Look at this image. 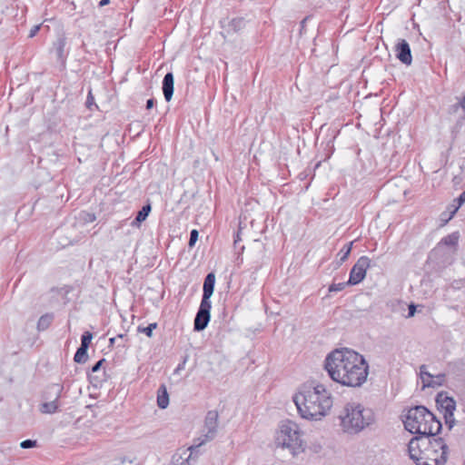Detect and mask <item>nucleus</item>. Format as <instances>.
<instances>
[{
	"instance_id": "f257e3e1",
	"label": "nucleus",
	"mask_w": 465,
	"mask_h": 465,
	"mask_svg": "<svg viewBox=\"0 0 465 465\" xmlns=\"http://www.w3.org/2000/svg\"><path fill=\"white\" fill-rule=\"evenodd\" d=\"M330 378L343 386L360 387L367 380L369 365L364 357L348 348L330 352L324 361Z\"/></svg>"
},
{
	"instance_id": "f03ea898",
	"label": "nucleus",
	"mask_w": 465,
	"mask_h": 465,
	"mask_svg": "<svg viewBox=\"0 0 465 465\" xmlns=\"http://www.w3.org/2000/svg\"><path fill=\"white\" fill-rule=\"evenodd\" d=\"M408 453L416 465H443L448 447L441 438L413 437L409 441Z\"/></svg>"
},
{
	"instance_id": "7ed1b4c3",
	"label": "nucleus",
	"mask_w": 465,
	"mask_h": 465,
	"mask_svg": "<svg viewBox=\"0 0 465 465\" xmlns=\"http://www.w3.org/2000/svg\"><path fill=\"white\" fill-rule=\"evenodd\" d=\"M401 419L405 430L412 434H420V437L433 436L441 428L440 420L430 409H408Z\"/></svg>"
},
{
	"instance_id": "20e7f679",
	"label": "nucleus",
	"mask_w": 465,
	"mask_h": 465,
	"mask_svg": "<svg viewBox=\"0 0 465 465\" xmlns=\"http://www.w3.org/2000/svg\"><path fill=\"white\" fill-rule=\"evenodd\" d=\"M274 444L277 449L286 450L293 457L302 452V440L299 426L291 420L282 422L276 432Z\"/></svg>"
},
{
	"instance_id": "39448f33",
	"label": "nucleus",
	"mask_w": 465,
	"mask_h": 465,
	"mask_svg": "<svg viewBox=\"0 0 465 465\" xmlns=\"http://www.w3.org/2000/svg\"><path fill=\"white\" fill-rule=\"evenodd\" d=\"M295 407H331L332 398L331 393L323 387L302 386L292 396Z\"/></svg>"
},
{
	"instance_id": "423d86ee",
	"label": "nucleus",
	"mask_w": 465,
	"mask_h": 465,
	"mask_svg": "<svg viewBox=\"0 0 465 465\" xmlns=\"http://www.w3.org/2000/svg\"><path fill=\"white\" fill-rule=\"evenodd\" d=\"M343 431L357 433L375 420L373 409H341L339 413Z\"/></svg>"
},
{
	"instance_id": "0eeeda50",
	"label": "nucleus",
	"mask_w": 465,
	"mask_h": 465,
	"mask_svg": "<svg viewBox=\"0 0 465 465\" xmlns=\"http://www.w3.org/2000/svg\"><path fill=\"white\" fill-rule=\"evenodd\" d=\"M218 412L216 410L209 411L206 418L204 430L206 432L194 440V447H201L206 442L214 439L217 431Z\"/></svg>"
},
{
	"instance_id": "6e6552de",
	"label": "nucleus",
	"mask_w": 465,
	"mask_h": 465,
	"mask_svg": "<svg viewBox=\"0 0 465 465\" xmlns=\"http://www.w3.org/2000/svg\"><path fill=\"white\" fill-rule=\"evenodd\" d=\"M371 266V260L367 256L360 257L350 272L348 283L356 285L363 281L366 276V272Z\"/></svg>"
},
{
	"instance_id": "1a4fd4ad",
	"label": "nucleus",
	"mask_w": 465,
	"mask_h": 465,
	"mask_svg": "<svg viewBox=\"0 0 465 465\" xmlns=\"http://www.w3.org/2000/svg\"><path fill=\"white\" fill-rule=\"evenodd\" d=\"M211 308H212L211 302L201 301L200 307H199L196 316L194 318V322H193L194 331H203L207 327V325L210 322V318H211V314H210Z\"/></svg>"
},
{
	"instance_id": "9d476101",
	"label": "nucleus",
	"mask_w": 465,
	"mask_h": 465,
	"mask_svg": "<svg viewBox=\"0 0 465 465\" xmlns=\"http://www.w3.org/2000/svg\"><path fill=\"white\" fill-rule=\"evenodd\" d=\"M194 447V443L188 449L183 450L180 453H175L173 456L171 465H193L198 458V449Z\"/></svg>"
},
{
	"instance_id": "9b49d317",
	"label": "nucleus",
	"mask_w": 465,
	"mask_h": 465,
	"mask_svg": "<svg viewBox=\"0 0 465 465\" xmlns=\"http://www.w3.org/2000/svg\"><path fill=\"white\" fill-rule=\"evenodd\" d=\"M397 58L404 64L410 65L412 62L411 47L404 39H400L395 47Z\"/></svg>"
},
{
	"instance_id": "f8f14e48",
	"label": "nucleus",
	"mask_w": 465,
	"mask_h": 465,
	"mask_svg": "<svg viewBox=\"0 0 465 465\" xmlns=\"http://www.w3.org/2000/svg\"><path fill=\"white\" fill-rule=\"evenodd\" d=\"M420 379L423 383V387H434L436 385H440L441 381L444 377L443 374L438 375L436 377L437 381L434 380V377L428 371H426V366L421 365L420 368Z\"/></svg>"
},
{
	"instance_id": "ddd939ff",
	"label": "nucleus",
	"mask_w": 465,
	"mask_h": 465,
	"mask_svg": "<svg viewBox=\"0 0 465 465\" xmlns=\"http://www.w3.org/2000/svg\"><path fill=\"white\" fill-rule=\"evenodd\" d=\"M215 284V275L213 272H210L206 275L203 282V302H211L210 298L213 293Z\"/></svg>"
},
{
	"instance_id": "4468645a",
	"label": "nucleus",
	"mask_w": 465,
	"mask_h": 465,
	"mask_svg": "<svg viewBox=\"0 0 465 465\" xmlns=\"http://www.w3.org/2000/svg\"><path fill=\"white\" fill-rule=\"evenodd\" d=\"M300 416L307 420L316 421L321 420L323 417L328 414V411L330 409H322V411L318 410L314 412L311 411V409H296Z\"/></svg>"
},
{
	"instance_id": "2eb2a0df",
	"label": "nucleus",
	"mask_w": 465,
	"mask_h": 465,
	"mask_svg": "<svg viewBox=\"0 0 465 465\" xmlns=\"http://www.w3.org/2000/svg\"><path fill=\"white\" fill-rule=\"evenodd\" d=\"M173 84H174V80H173V73H167L163 77V86H162L164 98L167 102H170L173 97V89H174Z\"/></svg>"
},
{
	"instance_id": "dca6fc26",
	"label": "nucleus",
	"mask_w": 465,
	"mask_h": 465,
	"mask_svg": "<svg viewBox=\"0 0 465 465\" xmlns=\"http://www.w3.org/2000/svg\"><path fill=\"white\" fill-rule=\"evenodd\" d=\"M436 407H456L455 400L446 391H440L435 398Z\"/></svg>"
},
{
	"instance_id": "f3484780",
	"label": "nucleus",
	"mask_w": 465,
	"mask_h": 465,
	"mask_svg": "<svg viewBox=\"0 0 465 465\" xmlns=\"http://www.w3.org/2000/svg\"><path fill=\"white\" fill-rule=\"evenodd\" d=\"M151 211L152 205L150 203L143 205V208L138 212L134 220L131 223V225L134 227H140L141 223L147 219Z\"/></svg>"
},
{
	"instance_id": "a211bd4d",
	"label": "nucleus",
	"mask_w": 465,
	"mask_h": 465,
	"mask_svg": "<svg viewBox=\"0 0 465 465\" xmlns=\"http://www.w3.org/2000/svg\"><path fill=\"white\" fill-rule=\"evenodd\" d=\"M459 232H453L451 234L447 235L446 237L442 238L441 241L439 243L438 248L433 250V254L436 255L440 251V245H447V246H456L459 242Z\"/></svg>"
},
{
	"instance_id": "6ab92c4d",
	"label": "nucleus",
	"mask_w": 465,
	"mask_h": 465,
	"mask_svg": "<svg viewBox=\"0 0 465 465\" xmlns=\"http://www.w3.org/2000/svg\"><path fill=\"white\" fill-rule=\"evenodd\" d=\"M75 219H76V223L78 225H86V224L94 223L95 221L96 217L93 213L82 211L76 215Z\"/></svg>"
},
{
	"instance_id": "aec40b11",
	"label": "nucleus",
	"mask_w": 465,
	"mask_h": 465,
	"mask_svg": "<svg viewBox=\"0 0 465 465\" xmlns=\"http://www.w3.org/2000/svg\"><path fill=\"white\" fill-rule=\"evenodd\" d=\"M65 38L64 36H59L56 41L54 43V48L55 50L58 60L64 62L65 58L64 47H65Z\"/></svg>"
},
{
	"instance_id": "412c9836",
	"label": "nucleus",
	"mask_w": 465,
	"mask_h": 465,
	"mask_svg": "<svg viewBox=\"0 0 465 465\" xmlns=\"http://www.w3.org/2000/svg\"><path fill=\"white\" fill-rule=\"evenodd\" d=\"M158 407H168L169 395L164 385H161L157 391Z\"/></svg>"
},
{
	"instance_id": "4be33fe9",
	"label": "nucleus",
	"mask_w": 465,
	"mask_h": 465,
	"mask_svg": "<svg viewBox=\"0 0 465 465\" xmlns=\"http://www.w3.org/2000/svg\"><path fill=\"white\" fill-rule=\"evenodd\" d=\"M246 22L242 17H236L229 22L228 26L232 31L237 33L245 27Z\"/></svg>"
},
{
	"instance_id": "5701e85b",
	"label": "nucleus",
	"mask_w": 465,
	"mask_h": 465,
	"mask_svg": "<svg viewBox=\"0 0 465 465\" xmlns=\"http://www.w3.org/2000/svg\"><path fill=\"white\" fill-rule=\"evenodd\" d=\"M53 319H54L53 314H49V313H46V314L41 316L37 322L38 331L46 330L52 323Z\"/></svg>"
},
{
	"instance_id": "b1692460",
	"label": "nucleus",
	"mask_w": 465,
	"mask_h": 465,
	"mask_svg": "<svg viewBox=\"0 0 465 465\" xmlns=\"http://www.w3.org/2000/svg\"><path fill=\"white\" fill-rule=\"evenodd\" d=\"M352 247V242L345 244L339 252L338 256L340 257L339 265L343 263L349 257Z\"/></svg>"
},
{
	"instance_id": "393cba45",
	"label": "nucleus",
	"mask_w": 465,
	"mask_h": 465,
	"mask_svg": "<svg viewBox=\"0 0 465 465\" xmlns=\"http://www.w3.org/2000/svg\"><path fill=\"white\" fill-rule=\"evenodd\" d=\"M87 350L84 347H79L74 354V360L77 363H84L87 361Z\"/></svg>"
},
{
	"instance_id": "a878e982",
	"label": "nucleus",
	"mask_w": 465,
	"mask_h": 465,
	"mask_svg": "<svg viewBox=\"0 0 465 465\" xmlns=\"http://www.w3.org/2000/svg\"><path fill=\"white\" fill-rule=\"evenodd\" d=\"M457 202L456 205H451L450 207V215L448 216V220H450L455 213L458 211V209L462 205L463 203H465V191L460 193V195L455 200Z\"/></svg>"
},
{
	"instance_id": "bb28decb",
	"label": "nucleus",
	"mask_w": 465,
	"mask_h": 465,
	"mask_svg": "<svg viewBox=\"0 0 465 465\" xmlns=\"http://www.w3.org/2000/svg\"><path fill=\"white\" fill-rule=\"evenodd\" d=\"M118 465H139L136 461V456L134 453H129L119 458Z\"/></svg>"
},
{
	"instance_id": "cd10ccee",
	"label": "nucleus",
	"mask_w": 465,
	"mask_h": 465,
	"mask_svg": "<svg viewBox=\"0 0 465 465\" xmlns=\"http://www.w3.org/2000/svg\"><path fill=\"white\" fill-rule=\"evenodd\" d=\"M456 409H444V417L450 428L454 425L453 411Z\"/></svg>"
},
{
	"instance_id": "c85d7f7f",
	"label": "nucleus",
	"mask_w": 465,
	"mask_h": 465,
	"mask_svg": "<svg viewBox=\"0 0 465 465\" xmlns=\"http://www.w3.org/2000/svg\"><path fill=\"white\" fill-rule=\"evenodd\" d=\"M93 339V334L90 331H85L81 338V347L88 349L89 344Z\"/></svg>"
},
{
	"instance_id": "c756f323",
	"label": "nucleus",
	"mask_w": 465,
	"mask_h": 465,
	"mask_svg": "<svg viewBox=\"0 0 465 465\" xmlns=\"http://www.w3.org/2000/svg\"><path fill=\"white\" fill-rule=\"evenodd\" d=\"M348 285H350L348 283V281L344 282L331 283L329 286V292H341V291H342Z\"/></svg>"
},
{
	"instance_id": "7c9ffc66",
	"label": "nucleus",
	"mask_w": 465,
	"mask_h": 465,
	"mask_svg": "<svg viewBox=\"0 0 465 465\" xmlns=\"http://www.w3.org/2000/svg\"><path fill=\"white\" fill-rule=\"evenodd\" d=\"M85 105L86 107L89 109V110H93V106H94L95 108H97V105L95 104L94 103V98L93 96V94H92V90L90 89L88 91V95H87V99H86V102H85Z\"/></svg>"
},
{
	"instance_id": "2f4dec72",
	"label": "nucleus",
	"mask_w": 465,
	"mask_h": 465,
	"mask_svg": "<svg viewBox=\"0 0 465 465\" xmlns=\"http://www.w3.org/2000/svg\"><path fill=\"white\" fill-rule=\"evenodd\" d=\"M198 236H199V232L197 230L193 229L191 231L190 239H189V246L190 247H193L195 244V242L198 240Z\"/></svg>"
},
{
	"instance_id": "473e14b6",
	"label": "nucleus",
	"mask_w": 465,
	"mask_h": 465,
	"mask_svg": "<svg viewBox=\"0 0 465 465\" xmlns=\"http://www.w3.org/2000/svg\"><path fill=\"white\" fill-rule=\"evenodd\" d=\"M37 444L36 440H23L21 443H20V447L22 449H30V448H34L35 447Z\"/></svg>"
},
{
	"instance_id": "72a5a7b5",
	"label": "nucleus",
	"mask_w": 465,
	"mask_h": 465,
	"mask_svg": "<svg viewBox=\"0 0 465 465\" xmlns=\"http://www.w3.org/2000/svg\"><path fill=\"white\" fill-rule=\"evenodd\" d=\"M157 327V323H150L147 327L143 328L142 331L145 333L148 337H151L153 334V331Z\"/></svg>"
},
{
	"instance_id": "f704fd0d",
	"label": "nucleus",
	"mask_w": 465,
	"mask_h": 465,
	"mask_svg": "<svg viewBox=\"0 0 465 465\" xmlns=\"http://www.w3.org/2000/svg\"><path fill=\"white\" fill-rule=\"evenodd\" d=\"M459 107H461L465 111V96L459 103L452 105L454 111H456Z\"/></svg>"
},
{
	"instance_id": "c9c22d12",
	"label": "nucleus",
	"mask_w": 465,
	"mask_h": 465,
	"mask_svg": "<svg viewBox=\"0 0 465 465\" xmlns=\"http://www.w3.org/2000/svg\"><path fill=\"white\" fill-rule=\"evenodd\" d=\"M39 29H40V25H34L31 28L30 32H29L28 37H30V38L34 37L37 34Z\"/></svg>"
},
{
	"instance_id": "e433bc0d",
	"label": "nucleus",
	"mask_w": 465,
	"mask_h": 465,
	"mask_svg": "<svg viewBox=\"0 0 465 465\" xmlns=\"http://www.w3.org/2000/svg\"><path fill=\"white\" fill-rule=\"evenodd\" d=\"M104 362V359H102L100 361H98L92 368V371L93 372H96L100 370L101 366L103 365V363Z\"/></svg>"
},
{
	"instance_id": "4c0bfd02",
	"label": "nucleus",
	"mask_w": 465,
	"mask_h": 465,
	"mask_svg": "<svg viewBox=\"0 0 465 465\" xmlns=\"http://www.w3.org/2000/svg\"><path fill=\"white\" fill-rule=\"evenodd\" d=\"M415 312H416V306H415L414 304H411V305L409 306L408 316H409V317H412V316H414Z\"/></svg>"
},
{
	"instance_id": "58836bf2",
	"label": "nucleus",
	"mask_w": 465,
	"mask_h": 465,
	"mask_svg": "<svg viewBox=\"0 0 465 465\" xmlns=\"http://www.w3.org/2000/svg\"><path fill=\"white\" fill-rule=\"evenodd\" d=\"M154 103H155L154 99H153V98L148 99L146 102V109H148V110L152 109L154 105Z\"/></svg>"
},
{
	"instance_id": "ea45409f",
	"label": "nucleus",
	"mask_w": 465,
	"mask_h": 465,
	"mask_svg": "<svg viewBox=\"0 0 465 465\" xmlns=\"http://www.w3.org/2000/svg\"><path fill=\"white\" fill-rule=\"evenodd\" d=\"M57 409H50V408H47V409H43V412L44 413H49V414H52L54 412H55Z\"/></svg>"
},
{
	"instance_id": "a19ab883",
	"label": "nucleus",
	"mask_w": 465,
	"mask_h": 465,
	"mask_svg": "<svg viewBox=\"0 0 465 465\" xmlns=\"http://www.w3.org/2000/svg\"><path fill=\"white\" fill-rule=\"evenodd\" d=\"M109 3H110V0H101V1L99 2V6H100V7L105 6V5H107Z\"/></svg>"
},
{
	"instance_id": "79ce46f5",
	"label": "nucleus",
	"mask_w": 465,
	"mask_h": 465,
	"mask_svg": "<svg viewBox=\"0 0 465 465\" xmlns=\"http://www.w3.org/2000/svg\"><path fill=\"white\" fill-rule=\"evenodd\" d=\"M114 341H115V338H114V337L110 338V343H114Z\"/></svg>"
},
{
	"instance_id": "37998d69",
	"label": "nucleus",
	"mask_w": 465,
	"mask_h": 465,
	"mask_svg": "<svg viewBox=\"0 0 465 465\" xmlns=\"http://www.w3.org/2000/svg\"><path fill=\"white\" fill-rule=\"evenodd\" d=\"M42 407L47 408V407H49V404H48V403H44V404L42 405Z\"/></svg>"
},
{
	"instance_id": "c03bdc74",
	"label": "nucleus",
	"mask_w": 465,
	"mask_h": 465,
	"mask_svg": "<svg viewBox=\"0 0 465 465\" xmlns=\"http://www.w3.org/2000/svg\"><path fill=\"white\" fill-rule=\"evenodd\" d=\"M441 220H445V222H448V218L441 217Z\"/></svg>"
},
{
	"instance_id": "a18cd8bd",
	"label": "nucleus",
	"mask_w": 465,
	"mask_h": 465,
	"mask_svg": "<svg viewBox=\"0 0 465 465\" xmlns=\"http://www.w3.org/2000/svg\"><path fill=\"white\" fill-rule=\"evenodd\" d=\"M306 21V18L302 21V24L303 25Z\"/></svg>"
},
{
	"instance_id": "49530a36",
	"label": "nucleus",
	"mask_w": 465,
	"mask_h": 465,
	"mask_svg": "<svg viewBox=\"0 0 465 465\" xmlns=\"http://www.w3.org/2000/svg\"><path fill=\"white\" fill-rule=\"evenodd\" d=\"M415 407L420 408V407H422V406L421 405H416Z\"/></svg>"
}]
</instances>
